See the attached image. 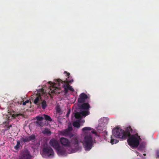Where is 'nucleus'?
Returning a JSON list of instances; mask_svg holds the SVG:
<instances>
[{
  "instance_id": "obj_28",
  "label": "nucleus",
  "mask_w": 159,
  "mask_h": 159,
  "mask_svg": "<svg viewBox=\"0 0 159 159\" xmlns=\"http://www.w3.org/2000/svg\"><path fill=\"white\" fill-rule=\"evenodd\" d=\"M29 102V100H27L26 101H25L23 103V105H26V104L27 103H28Z\"/></svg>"
},
{
  "instance_id": "obj_14",
  "label": "nucleus",
  "mask_w": 159,
  "mask_h": 159,
  "mask_svg": "<svg viewBox=\"0 0 159 159\" xmlns=\"http://www.w3.org/2000/svg\"><path fill=\"white\" fill-rule=\"evenodd\" d=\"M8 125L9 124L8 123L5 125L4 127L5 128L2 129V131L5 132L7 130H9L10 128L12 127V125Z\"/></svg>"
},
{
  "instance_id": "obj_20",
  "label": "nucleus",
  "mask_w": 159,
  "mask_h": 159,
  "mask_svg": "<svg viewBox=\"0 0 159 159\" xmlns=\"http://www.w3.org/2000/svg\"><path fill=\"white\" fill-rule=\"evenodd\" d=\"M42 108L43 109H45L47 106V103L45 101H43L41 103Z\"/></svg>"
},
{
  "instance_id": "obj_12",
  "label": "nucleus",
  "mask_w": 159,
  "mask_h": 159,
  "mask_svg": "<svg viewBox=\"0 0 159 159\" xmlns=\"http://www.w3.org/2000/svg\"><path fill=\"white\" fill-rule=\"evenodd\" d=\"M73 126L76 128H79L80 126V120L74 121L73 124Z\"/></svg>"
},
{
  "instance_id": "obj_26",
  "label": "nucleus",
  "mask_w": 159,
  "mask_h": 159,
  "mask_svg": "<svg viewBox=\"0 0 159 159\" xmlns=\"http://www.w3.org/2000/svg\"><path fill=\"white\" fill-rule=\"evenodd\" d=\"M64 73L66 74V76L68 78L70 77V74L69 73H67L66 71H65L64 72Z\"/></svg>"
},
{
  "instance_id": "obj_22",
  "label": "nucleus",
  "mask_w": 159,
  "mask_h": 159,
  "mask_svg": "<svg viewBox=\"0 0 159 159\" xmlns=\"http://www.w3.org/2000/svg\"><path fill=\"white\" fill-rule=\"evenodd\" d=\"M43 133L45 134H47L48 135H51V131L48 129H45Z\"/></svg>"
},
{
  "instance_id": "obj_25",
  "label": "nucleus",
  "mask_w": 159,
  "mask_h": 159,
  "mask_svg": "<svg viewBox=\"0 0 159 159\" xmlns=\"http://www.w3.org/2000/svg\"><path fill=\"white\" fill-rule=\"evenodd\" d=\"M67 129L70 132L72 130V126L71 125L69 126L68 128Z\"/></svg>"
},
{
  "instance_id": "obj_6",
  "label": "nucleus",
  "mask_w": 159,
  "mask_h": 159,
  "mask_svg": "<svg viewBox=\"0 0 159 159\" xmlns=\"http://www.w3.org/2000/svg\"><path fill=\"white\" fill-rule=\"evenodd\" d=\"M49 144L57 151L59 155H65L66 151L63 147L60 146L58 142L55 139H51L50 141Z\"/></svg>"
},
{
  "instance_id": "obj_13",
  "label": "nucleus",
  "mask_w": 159,
  "mask_h": 159,
  "mask_svg": "<svg viewBox=\"0 0 159 159\" xmlns=\"http://www.w3.org/2000/svg\"><path fill=\"white\" fill-rule=\"evenodd\" d=\"M115 137L113 135L111 136L110 142L112 144H116L119 142V140L115 139Z\"/></svg>"
},
{
  "instance_id": "obj_10",
  "label": "nucleus",
  "mask_w": 159,
  "mask_h": 159,
  "mask_svg": "<svg viewBox=\"0 0 159 159\" xmlns=\"http://www.w3.org/2000/svg\"><path fill=\"white\" fill-rule=\"evenodd\" d=\"M57 82L58 84V86H59L61 83L62 84L66 83L69 84V83L71 84L73 82V80H69L67 78H66V80L63 81L61 79H58L57 80Z\"/></svg>"
},
{
  "instance_id": "obj_33",
  "label": "nucleus",
  "mask_w": 159,
  "mask_h": 159,
  "mask_svg": "<svg viewBox=\"0 0 159 159\" xmlns=\"http://www.w3.org/2000/svg\"><path fill=\"white\" fill-rule=\"evenodd\" d=\"M143 155L144 156H145L146 155V154L144 153L143 154Z\"/></svg>"
},
{
  "instance_id": "obj_24",
  "label": "nucleus",
  "mask_w": 159,
  "mask_h": 159,
  "mask_svg": "<svg viewBox=\"0 0 159 159\" xmlns=\"http://www.w3.org/2000/svg\"><path fill=\"white\" fill-rule=\"evenodd\" d=\"M44 118V117H43L42 116H38L36 117V119L37 120L39 121H42V120Z\"/></svg>"
},
{
  "instance_id": "obj_1",
  "label": "nucleus",
  "mask_w": 159,
  "mask_h": 159,
  "mask_svg": "<svg viewBox=\"0 0 159 159\" xmlns=\"http://www.w3.org/2000/svg\"><path fill=\"white\" fill-rule=\"evenodd\" d=\"M59 141L62 145L67 147L68 152L70 154L75 152L80 149V142L76 137L71 139L70 141L66 138L61 137L60 138Z\"/></svg>"
},
{
  "instance_id": "obj_2",
  "label": "nucleus",
  "mask_w": 159,
  "mask_h": 159,
  "mask_svg": "<svg viewBox=\"0 0 159 159\" xmlns=\"http://www.w3.org/2000/svg\"><path fill=\"white\" fill-rule=\"evenodd\" d=\"M82 131L86 135L84 137L83 146L86 151H89L92 148L93 144L91 134H95L96 132L94 129L89 127L83 128Z\"/></svg>"
},
{
  "instance_id": "obj_3",
  "label": "nucleus",
  "mask_w": 159,
  "mask_h": 159,
  "mask_svg": "<svg viewBox=\"0 0 159 159\" xmlns=\"http://www.w3.org/2000/svg\"><path fill=\"white\" fill-rule=\"evenodd\" d=\"M132 131L130 126L127 128L125 131L120 128H116L112 130V135L116 138L125 139L130 135Z\"/></svg>"
},
{
  "instance_id": "obj_4",
  "label": "nucleus",
  "mask_w": 159,
  "mask_h": 159,
  "mask_svg": "<svg viewBox=\"0 0 159 159\" xmlns=\"http://www.w3.org/2000/svg\"><path fill=\"white\" fill-rule=\"evenodd\" d=\"M82 103L79 106L80 109L86 110L75 113V116L76 119L81 120L83 116H86L89 114V112L88 110L90 107L89 104L88 103L85 102Z\"/></svg>"
},
{
  "instance_id": "obj_18",
  "label": "nucleus",
  "mask_w": 159,
  "mask_h": 159,
  "mask_svg": "<svg viewBox=\"0 0 159 159\" xmlns=\"http://www.w3.org/2000/svg\"><path fill=\"white\" fill-rule=\"evenodd\" d=\"M70 133V132L67 129L61 131L62 134L65 136L69 135Z\"/></svg>"
},
{
  "instance_id": "obj_7",
  "label": "nucleus",
  "mask_w": 159,
  "mask_h": 159,
  "mask_svg": "<svg viewBox=\"0 0 159 159\" xmlns=\"http://www.w3.org/2000/svg\"><path fill=\"white\" fill-rule=\"evenodd\" d=\"M43 152L44 154L50 158L53 157L54 152L53 150L50 147H45L43 148Z\"/></svg>"
},
{
  "instance_id": "obj_30",
  "label": "nucleus",
  "mask_w": 159,
  "mask_h": 159,
  "mask_svg": "<svg viewBox=\"0 0 159 159\" xmlns=\"http://www.w3.org/2000/svg\"><path fill=\"white\" fill-rule=\"evenodd\" d=\"M70 110H69L68 111L66 115V116L67 117H68L69 116L70 113Z\"/></svg>"
},
{
  "instance_id": "obj_16",
  "label": "nucleus",
  "mask_w": 159,
  "mask_h": 159,
  "mask_svg": "<svg viewBox=\"0 0 159 159\" xmlns=\"http://www.w3.org/2000/svg\"><path fill=\"white\" fill-rule=\"evenodd\" d=\"M65 86L66 87V88L68 90H69L73 92L74 91V90L72 88V87L69 84H66L65 85Z\"/></svg>"
},
{
  "instance_id": "obj_31",
  "label": "nucleus",
  "mask_w": 159,
  "mask_h": 159,
  "mask_svg": "<svg viewBox=\"0 0 159 159\" xmlns=\"http://www.w3.org/2000/svg\"><path fill=\"white\" fill-rule=\"evenodd\" d=\"M23 115L22 114H17L16 115V117H18V116H22Z\"/></svg>"
},
{
  "instance_id": "obj_23",
  "label": "nucleus",
  "mask_w": 159,
  "mask_h": 159,
  "mask_svg": "<svg viewBox=\"0 0 159 159\" xmlns=\"http://www.w3.org/2000/svg\"><path fill=\"white\" fill-rule=\"evenodd\" d=\"M62 87L64 89V92L65 93V94H67L68 92V89H67V88H66V87L65 84H63Z\"/></svg>"
},
{
  "instance_id": "obj_32",
  "label": "nucleus",
  "mask_w": 159,
  "mask_h": 159,
  "mask_svg": "<svg viewBox=\"0 0 159 159\" xmlns=\"http://www.w3.org/2000/svg\"><path fill=\"white\" fill-rule=\"evenodd\" d=\"M41 92L42 93H43L44 92V89H41Z\"/></svg>"
},
{
  "instance_id": "obj_11",
  "label": "nucleus",
  "mask_w": 159,
  "mask_h": 159,
  "mask_svg": "<svg viewBox=\"0 0 159 159\" xmlns=\"http://www.w3.org/2000/svg\"><path fill=\"white\" fill-rule=\"evenodd\" d=\"M49 84L51 85L50 86V89L52 91V92L56 93V90L57 89H58V88L56 87L55 86V84H53V83L51 81L48 82Z\"/></svg>"
},
{
  "instance_id": "obj_21",
  "label": "nucleus",
  "mask_w": 159,
  "mask_h": 159,
  "mask_svg": "<svg viewBox=\"0 0 159 159\" xmlns=\"http://www.w3.org/2000/svg\"><path fill=\"white\" fill-rule=\"evenodd\" d=\"M24 157L26 159H29L30 157V155L29 152H27L24 154Z\"/></svg>"
},
{
  "instance_id": "obj_15",
  "label": "nucleus",
  "mask_w": 159,
  "mask_h": 159,
  "mask_svg": "<svg viewBox=\"0 0 159 159\" xmlns=\"http://www.w3.org/2000/svg\"><path fill=\"white\" fill-rule=\"evenodd\" d=\"M43 116L44 118L46 121H52V119L49 116L45 114H44L43 115Z\"/></svg>"
},
{
  "instance_id": "obj_5",
  "label": "nucleus",
  "mask_w": 159,
  "mask_h": 159,
  "mask_svg": "<svg viewBox=\"0 0 159 159\" xmlns=\"http://www.w3.org/2000/svg\"><path fill=\"white\" fill-rule=\"evenodd\" d=\"M127 142L128 144L131 147L137 148L139 146V140H141L140 136L136 133L134 134L128 136Z\"/></svg>"
},
{
  "instance_id": "obj_9",
  "label": "nucleus",
  "mask_w": 159,
  "mask_h": 159,
  "mask_svg": "<svg viewBox=\"0 0 159 159\" xmlns=\"http://www.w3.org/2000/svg\"><path fill=\"white\" fill-rule=\"evenodd\" d=\"M89 98L88 96L84 93H81L78 99V102L79 103H82L86 102V100Z\"/></svg>"
},
{
  "instance_id": "obj_29",
  "label": "nucleus",
  "mask_w": 159,
  "mask_h": 159,
  "mask_svg": "<svg viewBox=\"0 0 159 159\" xmlns=\"http://www.w3.org/2000/svg\"><path fill=\"white\" fill-rule=\"evenodd\" d=\"M157 158H159V150H158L156 151Z\"/></svg>"
},
{
  "instance_id": "obj_27",
  "label": "nucleus",
  "mask_w": 159,
  "mask_h": 159,
  "mask_svg": "<svg viewBox=\"0 0 159 159\" xmlns=\"http://www.w3.org/2000/svg\"><path fill=\"white\" fill-rule=\"evenodd\" d=\"M37 123L38 125L40 126H42L43 125V123L41 122L38 121L37 122Z\"/></svg>"
},
{
  "instance_id": "obj_19",
  "label": "nucleus",
  "mask_w": 159,
  "mask_h": 159,
  "mask_svg": "<svg viewBox=\"0 0 159 159\" xmlns=\"http://www.w3.org/2000/svg\"><path fill=\"white\" fill-rule=\"evenodd\" d=\"M20 141H18L17 142L16 144V146H15L14 148L16 150H18L19 149L20 147Z\"/></svg>"
},
{
  "instance_id": "obj_17",
  "label": "nucleus",
  "mask_w": 159,
  "mask_h": 159,
  "mask_svg": "<svg viewBox=\"0 0 159 159\" xmlns=\"http://www.w3.org/2000/svg\"><path fill=\"white\" fill-rule=\"evenodd\" d=\"M40 98H41L40 97L37 96L34 101V103L35 104H37L39 106L40 105V104L39 103V102Z\"/></svg>"
},
{
  "instance_id": "obj_8",
  "label": "nucleus",
  "mask_w": 159,
  "mask_h": 159,
  "mask_svg": "<svg viewBox=\"0 0 159 159\" xmlns=\"http://www.w3.org/2000/svg\"><path fill=\"white\" fill-rule=\"evenodd\" d=\"M36 136L34 134H32L29 136H25V137H21L20 141L21 143L23 142H28L30 141L34 142L35 140Z\"/></svg>"
}]
</instances>
